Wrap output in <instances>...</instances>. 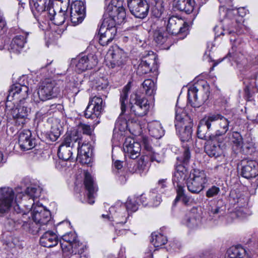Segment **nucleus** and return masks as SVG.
I'll list each match as a JSON object with an SVG mask.
<instances>
[{"instance_id": "nucleus-26", "label": "nucleus", "mask_w": 258, "mask_h": 258, "mask_svg": "<svg viewBox=\"0 0 258 258\" xmlns=\"http://www.w3.org/2000/svg\"><path fill=\"white\" fill-rule=\"evenodd\" d=\"M241 175L244 178L249 179L255 177L258 175V164L254 160H243Z\"/></svg>"}, {"instance_id": "nucleus-51", "label": "nucleus", "mask_w": 258, "mask_h": 258, "mask_svg": "<svg viewBox=\"0 0 258 258\" xmlns=\"http://www.w3.org/2000/svg\"><path fill=\"white\" fill-rule=\"evenodd\" d=\"M188 121V117L186 115L185 113L182 112L179 114L176 111L175 117V126L176 130L180 128H182L183 126L186 125L185 122Z\"/></svg>"}, {"instance_id": "nucleus-47", "label": "nucleus", "mask_w": 258, "mask_h": 258, "mask_svg": "<svg viewBox=\"0 0 258 258\" xmlns=\"http://www.w3.org/2000/svg\"><path fill=\"white\" fill-rule=\"evenodd\" d=\"M186 185L188 191L192 194H199L205 187V185H203L191 177L187 181Z\"/></svg>"}, {"instance_id": "nucleus-42", "label": "nucleus", "mask_w": 258, "mask_h": 258, "mask_svg": "<svg viewBox=\"0 0 258 258\" xmlns=\"http://www.w3.org/2000/svg\"><path fill=\"white\" fill-rule=\"evenodd\" d=\"M256 152V148L252 138L249 137L246 139L243 143L240 153H242L245 155H251Z\"/></svg>"}, {"instance_id": "nucleus-12", "label": "nucleus", "mask_w": 258, "mask_h": 258, "mask_svg": "<svg viewBox=\"0 0 258 258\" xmlns=\"http://www.w3.org/2000/svg\"><path fill=\"white\" fill-rule=\"evenodd\" d=\"M126 13L124 7L114 6L109 2L103 20H113L115 23L114 27H116V25H120L124 21Z\"/></svg>"}, {"instance_id": "nucleus-29", "label": "nucleus", "mask_w": 258, "mask_h": 258, "mask_svg": "<svg viewBox=\"0 0 258 258\" xmlns=\"http://www.w3.org/2000/svg\"><path fill=\"white\" fill-rule=\"evenodd\" d=\"M50 1L30 0V7L35 18H37L42 13L45 14V16L47 14V7L50 6L49 5Z\"/></svg>"}, {"instance_id": "nucleus-49", "label": "nucleus", "mask_w": 258, "mask_h": 258, "mask_svg": "<svg viewBox=\"0 0 258 258\" xmlns=\"http://www.w3.org/2000/svg\"><path fill=\"white\" fill-rule=\"evenodd\" d=\"M143 88L147 95H154L156 92L154 82L151 79L145 80L142 84Z\"/></svg>"}, {"instance_id": "nucleus-62", "label": "nucleus", "mask_w": 258, "mask_h": 258, "mask_svg": "<svg viewBox=\"0 0 258 258\" xmlns=\"http://www.w3.org/2000/svg\"><path fill=\"white\" fill-rule=\"evenodd\" d=\"M183 184H176L177 186V196L175 200H174L173 205L174 206L177 202H178L179 201H180V199L182 197L185 196L184 194V188L182 186Z\"/></svg>"}, {"instance_id": "nucleus-27", "label": "nucleus", "mask_w": 258, "mask_h": 258, "mask_svg": "<svg viewBox=\"0 0 258 258\" xmlns=\"http://www.w3.org/2000/svg\"><path fill=\"white\" fill-rule=\"evenodd\" d=\"M84 183L85 189L87 191V197L88 203L90 204L94 203V195L97 191V186L94 180L93 177L91 175L89 172L86 171L85 172V178Z\"/></svg>"}, {"instance_id": "nucleus-50", "label": "nucleus", "mask_w": 258, "mask_h": 258, "mask_svg": "<svg viewBox=\"0 0 258 258\" xmlns=\"http://www.w3.org/2000/svg\"><path fill=\"white\" fill-rule=\"evenodd\" d=\"M7 23L3 13L0 11V49H3L5 46L4 36L7 31Z\"/></svg>"}, {"instance_id": "nucleus-43", "label": "nucleus", "mask_w": 258, "mask_h": 258, "mask_svg": "<svg viewBox=\"0 0 258 258\" xmlns=\"http://www.w3.org/2000/svg\"><path fill=\"white\" fill-rule=\"evenodd\" d=\"M148 201H143V203L145 205H148L150 207H157L160 205L162 201L160 195L156 192L155 189L150 191L147 196Z\"/></svg>"}, {"instance_id": "nucleus-45", "label": "nucleus", "mask_w": 258, "mask_h": 258, "mask_svg": "<svg viewBox=\"0 0 258 258\" xmlns=\"http://www.w3.org/2000/svg\"><path fill=\"white\" fill-rule=\"evenodd\" d=\"M190 177L203 185L208 181L205 171L199 169H194L190 172Z\"/></svg>"}, {"instance_id": "nucleus-34", "label": "nucleus", "mask_w": 258, "mask_h": 258, "mask_svg": "<svg viewBox=\"0 0 258 258\" xmlns=\"http://www.w3.org/2000/svg\"><path fill=\"white\" fill-rule=\"evenodd\" d=\"M200 222V216L197 209L188 212L182 220V223L190 228L197 227Z\"/></svg>"}, {"instance_id": "nucleus-13", "label": "nucleus", "mask_w": 258, "mask_h": 258, "mask_svg": "<svg viewBox=\"0 0 258 258\" xmlns=\"http://www.w3.org/2000/svg\"><path fill=\"white\" fill-rule=\"evenodd\" d=\"M188 25L182 19L176 16L169 18L166 26V31L169 34L176 35L179 34H186Z\"/></svg>"}, {"instance_id": "nucleus-17", "label": "nucleus", "mask_w": 258, "mask_h": 258, "mask_svg": "<svg viewBox=\"0 0 258 258\" xmlns=\"http://www.w3.org/2000/svg\"><path fill=\"white\" fill-rule=\"evenodd\" d=\"M230 41H233V42L232 44L231 51L229 52L228 55L232 57V59L237 64L245 63L246 61L242 53L245 45L244 42L239 38L233 39L231 38Z\"/></svg>"}, {"instance_id": "nucleus-30", "label": "nucleus", "mask_w": 258, "mask_h": 258, "mask_svg": "<svg viewBox=\"0 0 258 258\" xmlns=\"http://www.w3.org/2000/svg\"><path fill=\"white\" fill-rule=\"evenodd\" d=\"M45 231L40 238V244L46 247H52L57 244L58 239L57 235L49 229L42 230L40 232Z\"/></svg>"}, {"instance_id": "nucleus-36", "label": "nucleus", "mask_w": 258, "mask_h": 258, "mask_svg": "<svg viewBox=\"0 0 258 258\" xmlns=\"http://www.w3.org/2000/svg\"><path fill=\"white\" fill-rule=\"evenodd\" d=\"M182 164H179L176 167L175 171L172 178L173 183L183 184L185 180L187 177L188 171L187 168L185 166L187 164H185L180 161L178 160Z\"/></svg>"}, {"instance_id": "nucleus-20", "label": "nucleus", "mask_w": 258, "mask_h": 258, "mask_svg": "<svg viewBox=\"0 0 258 258\" xmlns=\"http://www.w3.org/2000/svg\"><path fill=\"white\" fill-rule=\"evenodd\" d=\"M74 62L76 64V70L80 73L92 69L97 65L98 61L96 56L91 53L78 57Z\"/></svg>"}, {"instance_id": "nucleus-40", "label": "nucleus", "mask_w": 258, "mask_h": 258, "mask_svg": "<svg viewBox=\"0 0 258 258\" xmlns=\"http://www.w3.org/2000/svg\"><path fill=\"white\" fill-rule=\"evenodd\" d=\"M225 258H248L246 250L241 246L230 247L227 251Z\"/></svg>"}, {"instance_id": "nucleus-61", "label": "nucleus", "mask_w": 258, "mask_h": 258, "mask_svg": "<svg viewBox=\"0 0 258 258\" xmlns=\"http://www.w3.org/2000/svg\"><path fill=\"white\" fill-rule=\"evenodd\" d=\"M220 192L219 187L216 185H212L209 187L206 192V196L208 198L216 197Z\"/></svg>"}, {"instance_id": "nucleus-35", "label": "nucleus", "mask_w": 258, "mask_h": 258, "mask_svg": "<svg viewBox=\"0 0 258 258\" xmlns=\"http://www.w3.org/2000/svg\"><path fill=\"white\" fill-rule=\"evenodd\" d=\"M173 7L179 11L189 14L194 10L195 1L194 0H174Z\"/></svg>"}, {"instance_id": "nucleus-58", "label": "nucleus", "mask_w": 258, "mask_h": 258, "mask_svg": "<svg viewBox=\"0 0 258 258\" xmlns=\"http://www.w3.org/2000/svg\"><path fill=\"white\" fill-rule=\"evenodd\" d=\"M70 14L69 16V22L71 21L72 24L74 26L81 23L85 18V16L84 15H82L81 14L75 13L74 12L68 11V14Z\"/></svg>"}, {"instance_id": "nucleus-3", "label": "nucleus", "mask_w": 258, "mask_h": 258, "mask_svg": "<svg viewBox=\"0 0 258 258\" xmlns=\"http://www.w3.org/2000/svg\"><path fill=\"white\" fill-rule=\"evenodd\" d=\"M221 115L218 113H210L200 121L197 130V136L199 139L207 140L212 136L213 134L210 132L215 130Z\"/></svg>"}, {"instance_id": "nucleus-57", "label": "nucleus", "mask_w": 258, "mask_h": 258, "mask_svg": "<svg viewBox=\"0 0 258 258\" xmlns=\"http://www.w3.org/2000/svg\"><path fill=\"white\" fill-rule=\"evenodd\" d=\"M164 11V3L163 1L156 2L152 9V14L156 18H160Z\"/></svg>"}, {"instance_id": "nucleus-32", "label": "nucleus", "mask_w": 258, "mask_h": 258, "mask_svg": "<svg viewBox=\"0 0 258 258\" xmlns=\"http://www.w3.org/2000/svg\"><path fill=\"white\" fill-rule=\"evenodd\" d=\"M29 33L22 31L16 35L13 39L11 44V49L15 53H19L21 49L27 43V37Z\"/></svg>"}, {"instance_id": "nucleus-33", "label": "nucleus", "mask_w": 258, "mask_h": 258, "mask_svg": "<svg viewBox=\"0 0 258 258\" xmlns=\"http://www.w3.org/2000/svg\"><path fill=\"white\" fill-rule=\"evenodd\" d=\"M229 200L230 204L237 211L247 205V199L239 194H237L235 191L230 192Z\"/></svg>"}, {"instance_id": "nucleus-6", "label": "nucleus", "mask_w": 258, "mask_h": 258, "mask_svg": "<svg viewBox=\"0 0 258 258\" xmlns=\"http://www.w3.org/2000/svg\"><path fill=\"white\" fill-rule=\"evenodd\" d=\"M60 90L56 81L47 78L43 80L37 91L40 100L44 101L57 97Z\"/></svg>"}, {"instance_id": "nucleus-37", "label": "nucleus", "mask_w": 258, "mask_h": 258, "mask_svg": "<svg viewBox=\"0 0 258 258\" xmlns=\"http://www.w3.org/2000/svg\"><path fill=\"white\" fill-rule=\"evenodd\" d=\"M229 138L232 145L233 151L238 154L240 153L244 142L243 138L240 133L236 131L228 133Z\"/></svg>"}, {"instance_id": "nucleus-53", "label": "nucleus", "mask_w": 258, "mask_h": 258, "mask_svg": "<svg viewBox=\"0 0 258 258\" xmlns=\"http://www.w3.org/2000/svg\"><path fill=\"white\" fill-rule=\"evenodd\" d=\"M108 81L103 79H100L96 82L95 88L98 91L100 92V94L106 97L107 94L108 93Z\"/></svg>"}, {"instance_id": "nucleus-64", "label": "nucleus", "mask_w": 258, "mask_h": 258, "mask_svg": "<svg viewBox=\"0 0 258 258\" xmlns=\"http://www.w3.org/2000/svg\"><path fill=\"white\" fill-rule=\"evenodd\" d=\"M147 156L148 157V158L149 157L150 160L152 162L156 161L158 163H160L162 160V156L160 155L159 154L155 152L150 153Z\"/></svg>"}, {"instance_id": "nucleus-52", "label": "nucleus", "mask_w": 258, "mask_h": 258, "mask_svg": "<svg viewBox=\"0 0 258 258\" xmlns=\"http://www.w3.org/2000/svg\"><path fill=\"white\" fill-rule=\"evenodd\" d=\"M69 12H74L75 13L81 14L82 15H85V7L84 3L80 1L74 2L71 5L70 9Z\"/></svg>"}, {"instance_id": "nucleus-10", "label": "nucleus", "mask_w": 258, "mask_h": 258, "mask_svg": "<svg viewBox=\"0 0 258 258\" xmlns=\"http://www.w3.org/2000/svg\"><path fill=\"white\" fill-rule=\"evenodd\" d=\"M130 90V87L128 84L123 87L120 94L119 102L121 113L115 122V126L116 128H118L120 131H125L128 128V122L122 116V115L126 111Z\"/></svg>"}, {"instance_id": "nucleus-2", "label": "nucleus", "mask_w": 258, "mask_h": 258, "mask_svg": "<svg viewBox=\"0 0 258 258\" xmlns=\"http://www.w3.org/2000/svg\"><path fill=\"white\" fill-rule=\"evenodd\" d=\"M59 242L62 252L72 254L70 258H87L86 255H82L85 246L78 240L75 232H70L63 235Z\"/></svg>"}, {"instance_id": "nucleus-44", "label": "nucleus", "mask_w": 258, "mask_h": 258, "mask_svg": "<svg viewBox=\"0 0 258 258\" xmlns=\"http://www.w3.org/2000/svg\"><path fill=\"white\" fill-rule=\"evenodd\" d=\"M130 214H128L125 210L123 207L121 206L117 209V211L113 214L112 218L116 223L124 224L127 221V219L129 217Z\"/></svg>"}, {"instance_id": "nucleus-7", "label": "nucleus", "mask_w": 258, "mask_h": 258, "mask_svg": "<svg viewBox=\"0 0 258 258\" xmlns=\"http://www.w3.org/2000/svg\"><path fill=\"white\" fill-rule=\"evenodd\" d=\"M60 3V10L56 14L55 10L51 6L47 7V15L48 19L56 25H61L66 21L67 24L69 23L68 15L70 0H56Z\"/></svg>"}, {"instance_id": "nucleus-18", "label": "nucleus", "mask_w": 258, "mask_h": 258, "mask_svg": "<svg viewBox=\"0 0 258 258\" xmlns=\"http://www.w3.org/2000/svg\"><path fill=\"white\" fill-rule=\"evenodd\" d=\"M208 142H211L207 144L205 147L206 153L211 157H219L223 153V150L225 147V140L219 141L215 140L214 137L205 140Z\"/></svg>"}, {"instance_id": "nucleus-23", "label": "nucleus", "mask_w": 258, "mask_h": 258, "mask_svg": "<svg viewBox=\"0 0 258 258\" xmlns=\"http://www.w3.org/2000/svg\"><path fill=\"white\" fill-rule=\"evenodd\" d=\"M123 146L125 156H128L131 159H135L140 155L141 145L135 142L134 139L131 138H126Z\"/></svg>"}, {"instance_id": "nucleus-24", "label": "nucleus", "mask_w": 258, "mask_h": 258, "mask_svg": "<svg viewBox=\"0 0 258 258\" xmlns=\"http://www.w3.org/2000/svg\"><path fill=\"white\" fill-rule=\"evenodd\" d=\"M205 92V95L201 100H199L197 96L198 89L195 86H192L189 88L187 92L188 101L191 105L194 107H198L202 103H204L209 97V86L206 85Z\"/></svg>"}, {"instance_id": "nucleus-41", "label": "nucleus", "mask_w": 258, "mask_h": 258, "mask_svg": "<svg viewBox=\"0 0 258 258\" xmlns=\"http://www.w3.org/2000/svg\"><path fill=\"white\" fill-rule=\"evenodd\" d=\"M168 33L163 28H157L153 31V39L158 44L165 43L168 38Z\"/></svg>"}, {"instance_id": "nucleus-8", "label": "nucleus", "mask_w": 258, "mask_h": 258, "mask_svg": "<svg viewBox=\"0 0 258 258\" xmlns=\"http://www.w3.org/2000/svg\"><path fill=\"white\" fill-rule=\"evenodd\" d=\"M128 106L131 113L137 116H143L148 112L149 103L144 96L133 93L130 96Z\"/></svg>"}, {"instance_id": "nucleus-63", "label": "nucleus", "mask_w": 258, "mask_h": 258, "mask_svg": "<svg viewBox=\"0 0 258 258\" xmlns=\"http://www.w3.org/2000/svg\"><path fill=\"white\" fill-rule=\"evenodd\" d=\"M11 219L15 223L16 221H19V218H25L27 217V214L23 212H17V214L14 212L12 213L11 215Z\"/></svg>"}, {"instance_id": "nucleus-31", "label": "nucleus", "mask_w": 258, "mask_h": 258, "mask_svg": "<svg viewBox=\"0 0 258 258\" xmlns=\"http://www.w3.org/2000/svg\"><path fill=\"white\" fill-rule=\"evenodd\" d=\"M72 148L64 145L61 144L58 148L57 155L59 159L62 160L57 161L55 163V166L57 169H60L62 167L64 166L63 161L71 160L72 157L73 152Z\"/></svg>"}, {"instance_id": "nucleus-19", "label": "nucleus", "mask_w": 258, "mask_h": 258, "mask_svg": "<svg viewBox=\"0 0 258 258\" xmlns=\"http://www.w3.org/2000/svg\"><path fill=\"white\" fill-rule=\"evenodd\" d=\"M15 194L12 188H0V213L3 214L10 209L14 199Z\"/></svg>"}, {"instance_id": "nucleus-54", "label": "nucleus", "mask_w": 258, "mask_h": 258, "mask_svg": "<svg viewBox=\"0 0 258 258\" xmlns=\"http://www.w3.org/2000/svg\"><path fill=\"white\" fill-rule=\"evenodd\" d=\"M25 193L34 202L35 199H37L40 196L41 189L39 186L31 185L27 187Z\"/></svg>"}, {"instance_id": "nucleus-11", "label": "nucleus", "mask_w": 258, "mask_h": 258, "mask_svg": "<svg viewBox=\"0 0 258 258\" xmlns=\"http://www.w3.org/2000/svg\"><path fill=\"white\" fill-rule=\"evenodd\" d=\"M157 67V55L153 51H150L142 56L138 68V72L140 75L154 72Z\"/></svg>"}, {"instance_id": "nucleus-16", "label": "nucleus", "mask_w": 258, "mask_h": 258, "mask_svg": "<svg viewBox=\"0 0 258 258\" xmlns=\"http://www.w3.org/2000/svg\"><path fill=\"white\" fill-rule=\"evenodd\" d=\"M148 157L142 156L138 161L134 159L128 161L127 170L130 173H137L140 176H145L148 171Z\"/></svg>"}, {"instance_id": "nucleus-39", "label": "nucleus", "mask_w": 258, "mask_h": 258, "mask_svg": "<svg viewBox=\"0 0 258 258\" xmlns=\"http://www.w3.org/2000/svg\"><path fill=\"white\" fill-rule=\"evenodd\" d=\"M149 132L153 138L160 139L164 135V130L159 121H154L148 124Z\"/></svg>"}, {"instance_id": "nucleus-38", "label": "nucleus", "mask_w": 258, "mask_h": 258, "mask_svg": "<svg viewBox=\"0 0 258 258\" xmlns=\"http://www.w3.org/2000/svg\"><path fill=\"white\" fill-rule=\"evenodd\" d=\"M81 139V135L78 131L74 130L67 132L63 136V140L61 144L67 146L73 147L74 144L77 142H79Z\"/></svg>"}, {"instance_id": "nucleus-9", "label": "nucleus", "mask_w": 258, "mask_h": 258, "mask_svg": "<svg viewBox=\"0 0 258 258\" xmlns=\"http://www.w3.org/2000/svg\"><path fill=\"white\" fill-rule=\"evenodd\" d=\"M114 24L113 20H103L98 32L99 43L102 46H107L114 38L117 33V28L114 27Z\"/></svg>"}, {"instance_id": "nucleus-25", "label": "nucleus", "mask_w": 258, "mask_h": 258, "mask_svg": "<svg viewBox=\"0 0 258 258\" xmlns=\"http://www.w3.org/2000/svg\"><path fill=\"white\" fill-rule=\"evenodd\" d=\"M21 149L24 151L33 149L36 145L35 139L32 137V134L28 130L20 133L18 140Z\"/></svg>"}, {"instance_id": "nucleus-56", "label": "nucleus", "mask_w": 258, "mask_h": 258, "mask_svg": "<svg viewBox=\"0 0 258 258\" xmlns=\"http://www.w3.org/2000/svg\"><path fill=\"white\" fill-rule=\"evenodd\" d=\"M94 127H91L90 125L87 124L80 122L78 125V132H82L83 134L86 135L92 138L93 134Z\"/></svg>"}, {"instance_id": "nucleus-4", "label": "nucleus", "mask_w": 258, "mask_h": 258, "mask_svg": "<svg viewBox=\"0 0 258 258\" xmlns=\"http://www.w3.org/2000/svg\"><path fill=\"white\" fill-rule=\"evenodd\" d=\"M181 141L183 143L182 145V154L180 156L177 157V160H179L185 164L189 163L190 159V152L189 149V145L191 143L192 136V125L188 122L187 125L183 126L176 131Z\"/></svg>"}, {"instance_id": "nucleus-21", "label": "nucleus", "mask_w": 258, "mask_h": 258, "mask_svg": "<svg viewBox=\"0 0 258 258\" xmlns=\"http://www.w3.org/2000/svg\"><path fill=\"white\" fill-rule=\"evenodd\" d=\"M93 147L91 144L83 143L80 147V142H78L77 160L82 164L91 166L93 158Z\"/></svg>"}, {"instance_id": "nucleus-14", "label": "nucleus", "mask_w": 258, "mask_h": 258, "mask_svg": "<svg viewBox=\"0 0 258 258\" xmlns=\"http://www.w3.org/2000/svg\"><path fill=\"white\" fill-rule=\"evenodd\" d=\"M102 104L103 99L100 97L94 96L90 98L85 111V117L87 118H97L102 110Z\"/></svg>"}, {"instance_id": "nucleus-60", "label": "nucleus", "mask_w": 258, "mask_h": 258, "mask_svg": "<svg viewBox=\"0 0 258 258\" xmlns=\"http://www.w3.org/2000/svg\"><path fill=\"white\" fill-rule=\"evenodd\" d=\"M113 173L115 175L116 178L121 184H125L129 177V174L127 173V171L126 170L117 171L113 169Z\"/></svg>"}, {"instance_id": "nucleus-46", "label": "nucleus", "mask_w": 258, "mask_h": 258, "mask_svg": "<svg viewBox=\"0 0 258 258\" xmlns=\"http://www.w3.org/2000/svg\"><path fill=\"white\" fill-rule=\"evenodd\" d=\"M151 242L155 247H161L165 244L167 241L166 236L160 233L154 232L152 233Z\"/></svg>"}, {"instance_id": "nucleus-5", "label": "nucleus", "mask_w": 258, "mask_h": 258, "mask_svg": "<svg viewBox=\"0 0 258 258\" xmlns=\"http://www.w3.org/2000/svg\"><path fill=\"white\" fill-rule=\"evenodd\" d=\"M32 217L38 225L37 231L40 233L42 230L50 229L52 226L50 221L51 214L49 211L43 206H34L33 204Z\"/></svg>"}, {"instance_id": "nucleus-15", "label": "nucleus", "mask_w": 258, "mask_h": 258, "mask_svg": "<svg viewBox=\"0 0 258 258\" xmlns=\"http://www.w3.org/2000/svg\"><path fill=\"white\" fill-rule=\"evenodd\" d=\"M111 58L107 65L116 70L122 68L126 63L127 56L125 52L119 48L113 49L110 53Z\"/></svg>"}, {"instance_id": "nucleus-28", "label": "nucleus", "mask_w": 258, "mask_h": 258, "mask_svg": "<svg viewBox=\"0 0 258 258\" xmlns=\"http://www.w3.org/2000/svg\"><path fill=\"white\" fill-rule=\"evenodd\" d=\"M215 127V132L213 134L212 137L215 140L222 141L225 140L224 135L229 130L230 121L222 114L221 117Z\"/></svg>"}, {"instance_id": "nucleus-59", "label": "nucleus", "mask_w": 258, "mask_h": 258, "mask_svg": "<svg viewBox=\"0 0 258 258\" xmlns=\"http://www.w3.org/2000/svg\"><path fill=\"white\" fill-rule=\"evenodd\" d=\"M213 170L214 173L217 174L218 176L222 177L226 175L229 171L227 164L223 163L217 165L213 168Z\"/></svg>"}, {"instance_id": "nucleus-22", "label": "nucleus", "mask_w": 258, "mask_h": 258, "mask_svg": "<svg viewBox=\"0 0 258 258\" xmlns=\"http://www.w3.org/2000/svg\"><path fill=\"white\" fill-rule=\"evenodd\" d=\"M128 8L135 17L143 19L147 16L150 6L147 0H142L128 6Z\"/></svg>"}, {"instance_id": "nucleus-55", "label": "nucleus", "mask_w": 258, "mask_h": 258, "mask_svg": "<svg viewBox=\"0 0 258 258\" xmlns=\"http://www.w3.org/2000/svg\"><path fill=\"white\" fill-rule=\"evenodd\" d=\"M61 134V130L58 125H53L50 132L47 135V138L52 142L57 140Z\"/></svg>"}, {"instance_id": "nucleus-1", "label": "nucleus", "mask_w": 258, "mask_h": 258, "mask_svg": "<svg viewBox=\"0 0 258 258\" xmlns=\"http://www.w3.org/2000/svg\"><path fill=\"white\" fill-rule=\"evenodd\" d=\"M28 87L25 85L16 83L9 90L6 102V111H10L15 124L22 127L26 123L30 108L25 101L28 96Z\"/></svg>"}, {"instance_id": "nucleus-48", "label": "nucleus", "mask_w": 258, "mask_h": 258, "mask_svg": "<svg viewBox=\"0 0 258 258\" xmlns=\"http://www.w3.org/2000/svg\"><path fill=\"white\" fill-rule=\"evenodd\" d=\"M128 214H132L138 209L139 202L136 198H128L126 202L122 205Z\"/></svg>"}]
</instances>
